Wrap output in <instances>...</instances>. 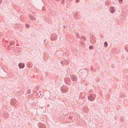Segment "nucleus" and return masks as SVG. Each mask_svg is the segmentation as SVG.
<instances>
[{
  "label": "nucleus",
  "mask_w": 128,
  "mask_h": 128,
  "mask_svg": "<svg viewBox=\"0 0 128 128\" xmlns=\"http://www.w3.org/2000/svg\"><path fill=\"white\" fill-rule=\"evenodd\" d=\"M64 82L67 84V86H70V80L68 78H66L64 80Z\"/></svg>",
  "instance_id": "obj_3"
},
{
  "label": "nucleus",
  "mask_w": 128,
  "mask_h": 128,
  "mask_svg": "<svg viewBox=\"0 0 128 128\" xmlns=\"http://www.w3.org/2000/svg\"><path fill=\"white\" fill-rule=\"evenodd\" d=\"M60 90L62 94H66L68 92V86H63L60 88Z\"/></svg>",
  "instance_id": "obj_2"
},
{
  "label": "nucleus",
  "mask_w": 128,
  "mask_h": 128,
  "mask_svg": "<svg viewBox=\"0 0 128 128\" xmlns=\"http://www.w3.org/2000/svg\"><path fill=\"white\" fill-rule=\"evenodd\" d=\"M38 126L40 128H46V126L41 122L38 123Z\"/></svg>",
  "instance_id": "obj_7"
},
{
  "label": "nucleus",
  "mask_w": 128,
  "mask_h": 128,
  "mask_svg": "<svg viewBox=\"0 0 128 128\" xmlns=\"http://www.w3.org/2000/svg\"><path fill=\"white\" fill-rule=\"evenodd\" d=\"M125 50L127 52H128V46H126L125 47Z\"/></svg>",
  "instance_id": "obj_17"
},
{
  "label": "nucleus",
  "mask_w": 128,
  "mask_h": 128,
  "mask_svg": "<svg viewBox=\"0 0 128 128\" xmlns=\"http://www.w3.org/2000/svg\"><path fill=\"white\" fill-rule=\"evenodd\" d=\"M28 18L30 20H36V18H34V16L32 14L28 15Z\"/></svg>",
  "instance_id": "obj_9"
},
{
  "label": "nucleus",
  "mask_w": 128,
  "mask_h": 128,
  "mask_svg": "<svg viewBox=\"0 0 128 128\" xmlns=\"http://www.w3.org/2000/svg\"><path fill=\"white\" fill-rule=\"evenodd\" d=\"M78 12H76L75 14H74V18H78Z\"/></svg>",
  "instance_id": "obj_12"
},
{
  "label": "nucleus",
  "mask_w": 128,
  "mask_h": 128,
  "mask_svg": "<svg viewBox=\"0 0 128 128\" xmlns=\"http://www.w3.org/2000/svg\"><path fill=\"white\" fill-rule=\"evenodd\" d=\"M10 104L12 106H14L16 104V99H12L10 102Z\"/></svg>",
  "instance_id": "obj_5"
},
{
  "label": "nucleus",
  "mask_w": 128,
  "mask_h": 128,
  "mask_svg": "<svg viewBox=\"0 0 128 128\" xmlns=\"http://www.w3.org/2000/svg\"><path fill=\"white\" fill-rule=\"evenodd\" d=\"M124 0H118V2H120V4H122V1H123Z\"/></svg>",
  "instance_id": "obj_21"
},
{
  "label": "nucleus",
  "mask_w": 128,
  "mask_h": 128,
  "mask_svg": "<svg viewBox=\"0 0 128 128\" xmlns=\"http://www.w3.org/2000/svg\"><path fill=\"white\" fill-rule=\"evenodd\" d=\"M10 46H12V42H10Z\"/></svg>",
  "instance_id": "obj_26"
},
{
  "label": "nucleus",
  "mask_w": 128,
  "mask_h": 128,
  "mask_svg": "<svg viewBox=\"0 0 128 128\" xmlns=\"http://www.w3.org/2000/svg\"><path fill=\"white\" fill-rule=\"evenodd\" d=\"M70 78L72 82H76V80H78V77H76L74 75L70 76Z\"/></svg>",
  "instance_id": "obj_4"
},
{
  "label": "nucleus",
  "mask_w": 128,
  "mask_h": 128,
  "mask_svg": "<svg viewBox=\"0 0 128 128\" xmlns=\"http://www.w3.org/2000/svg\"><path fill=\"white\" fill-rule=\"evenodd\" d=\"M60 64H64V61H61Z\"/></svg>",
  "instance_id": "obj_23"
},
{
  "label": "nucleus",
  "mask_w": 128,
  "mask_h": 128,
  "mask_svg": "<svg viewBox=\"0 0 128 128\" xmlns=\"http://www.w3.org/2000/svg\"><path fill=\"white\" fill-rule=\"evenodd\" d=\"M92 44H95L96 42V37H94V36H92Z\"/></svg>",
  "instance_id": "obj_10"
},
{
  "label": "nucleus",
  "mask_w": 128,
  "mask_h": 128,
  "mask_svg": "<svg viewBox=\"0 0 128 128\" xmlns=\"http://www.w3.org/2000/svg\"><path fill=\"white\" fill-rule=\"evenodd\" d=\"M96 94H89L88 96V100H90V102H94L96 100Z\"/></svg>",
  "instance_id": "obj_1"
},
{
  "label": "nucleus",
  "mask_w": 128,
  "mask_h": 128,
  "mask_svg": "<svg viewBox=\"0 0 128 128\" xmlns=\"http://www.w3.org/2000/svg\"><path fill=\"white\" fill-rule=\"evenodd\" d=\"M109 10L111 14H114V12H116V9H114V6H111Z\"/></svg>",
  "instance_id": "obj_6"
},
{
  "label": "nucleus",
  "mask_w": 128,
  "mask_h": 128,
  "mask_svg": "<svg viewBox=\"0 0 128 128\" xmlns=\"http://www.w3.org/2000/svg\"><path fill=\"white\" fill-rule=\"evenodd\" d=\"M2 2V0H0V4Z\"/></svg>",
  "instance_id": "obj_24"
},
{
  "label": "nucleus",
  "mask_w": 128,
  "mask_h": 128,
  "mask_svg": "<svg viewBox=\"0 0 128 128\" xmlns=\"http://www.w3.org/2000/svg\"><path fill=\"white\" fill-rule=\"evenodd\" d=\"M50 40H56V37L52 38V37L50 36Z\"/></svg>",
  "instance_id": "obj_15"
},
{
  "label": "nucleus",
  "mask_w": 128,
  "mask_h": 128,
  "mask_svg": "<svg viewBox=\"0 0 128 128\" xmlns=\"http://www.w3.org/2000/svg\"><path fill=\"white\" fill-rule=\"evenodd\" d=\"M80 2V0H76V2Z\"/></svg>",
  "instance_id": "obj_22"
},
{
  "label": "nucleus",
  "mask_w": 128,
  "mask_h": 128,
  "mask_svg": "<svg viewBox=\"0 0 128 128\" xmlns=\"http://www.w3.org/2000/svg\"><path fill=\"white\" fill-rule=\"evenodd\" d=\"M91 70H92V68H91Z\"/></svg>",
  "instance_id": "obj_27"
},
{
  "label": "nucleus",
  "mask_w": 128,
  "mask_h": 128,
  "mask_svg": "<svg viewBox=\"0 0 128 128\" xmlns=\"http://www.w3.org/2000/svg\"><path fill=\"white\" fill-rule=\"evenodd\" d=\"M64 0H62V4H64Z\"/></svg>",
  "instance_id": "obj_25"
},
{
  "label": "nucleus",
  "mask_w": 128,
  "mask_h": 128,
  "mask_svg": "<svg viewBox=\"0 0 128 128\" xmlns=\"http://www.w3.org/2000/svg\"><path fill=\"white\" fill-rule=\"evenodd\" d=\"M76 38H80V34H78V33L76 34Z\"/></svg>",
  "instance_id": "obj_18"
},
{
  "label": "nucleus",
  "mask_w": 128,
  "mask_h": 128,
  "mask_svg": "<svg viewBox=\"0 0 128 128\" xmlns=\"http://www.w3.org/2000/svg\"><path fill=\"white\" fill-rule=\"evenodd\" d=\"M108 42H104V48H106L108 46Z\"/></svg>",
  "instance_id": "obj_14"
},
{
  "label": "nucleus",
  "mask_w": 128,
  "mask_h": 128,
  "mask_svg": "<svg viewBox=\"0 0 128 128\" xmlns=\"http://www.w3.org/2000/svg\"><path fill=\"white\" fill-rule=\"evenodd\" d=\"M27 94H30V90H28L27 91Z\"/></svg>",
  "instance_id": "obj_20"
},
{
  "label": "nucleus",
  "mask_w": 128,
  "mask_h": 128,
  "mask_svg": "<svg viewBox=\"0 0 128 128\" xmlns=\"http://www.w3.org/2000/svg\"><path fill=\"white\" fill-rule=\"evenodd\" d=\"M26 66L28 68H32V64H30V63L28 62L26 64Z\"/></svg>",
  "instance_id": "obj_11"
},
{
  "label": "nucleus",
  "mask_w": 128,
  "mask_h": 128,
  "mask_svg": "<svg viewBox=\"0 0 128 128\" xmlns=\"http://www.w3.org/2000/svg\"><path fill=\"white\" fill-rule=\"evenodd\" d=\"M18 67L20 68H24V66H26V65L24 64V63H19L18 64Z\"/></svg>",
  "instance_id": "obj_8"
},
{
  "label": "nucleus",
  "mask_w": 128,
  "mask_h": 128,
  "mask_svg": "<svg viewBox=\"0 0 128 128\" xmlns=\"http://www.w3.org/2000/svg\"><path fill=\"white\" fill-rule=\"evenodd\" d=\"M80 40H84V42H86V37L84 36H82L80 38Z\"/></svg>",
  "instance_id": "obj_13"
},
{
  "label": "nucleus",
  "mask_w": 128,
  "mask_h": 128,
  "mask_svg": "<svg viewBox=\"0 0 128 128\" xmlns=\"http://www.w3.org/2000/svg\"><path fill=\"white\" fill-rule=\"evenodd\" d=\"M26 28H30V24H26Z\"/></svg>",
  "instance_id": "obj_16"
},
{
  "label": "nucleus",
  "mask_w": 128,
  "mask_h": 128,
  "mask_svg": "<svg viewBox=\"0 0 128 128\" xmlns=\"http://www.w3.org/2000/svg\"><path fill=\"white\" fill-rule=\"evenodd\" d=\"M90 50H92L94 48V46H89Z\"/></svg>",
  "instance_id": "obj_19"
}]
</instances>
